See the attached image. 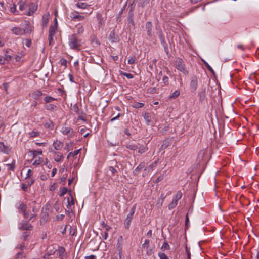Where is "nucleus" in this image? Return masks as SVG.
<instances>
[{
	"label": "nucleus",
	"instance_id": "nucleus-1",
	"mask_svg": "<svg viewBox=\"0 0 259 259\" xmlns=\"http://www.w3.org/2000/svg\"><path fill=\"white\" fill-rule=\"evenodd\" d=\"M35 204V201H33L29 204V206L30 208H32V211L33 213L31 214L30 211L27 210V205L20 201L16 203V207L19 210V212L22 213L25 219H28V220L30 221L36 216L35 212H37V209Z\"/></svg>",
	"mask_w": 259,
	"mask_h": 259
},
{
	"label": "nucleus",
	"instance_id": "nucleus-2",
	"mask_svg": "<svg viewBox=\"0 0 259 259\" xmlns=\"http://www.w3.org/2000/svg\"><path fill=\"white\" fill-rule=\"evenodd\" d=\"M69 45L71 48L77 49L81 46V40L74 34L70 37Z\"/></svg>",
	"mask_w": 259,
	"mask_h": 259
},
{
	"label": "nucleus",
	"instance_id": "nucleus-3",
	"mask_svg": "<svg viewBox=\"0 0 259 259\" xmlns=\"http://www.w3.org/2000/svg\"><path fill=\"white\" fill-rule=\"evenodd\" d=\"M72 110L76 114L78 115V120H81L83 121H86L85 114L83 112L82 110H80L77 105L75 104L73 106Z\"/></svg>",
	"mask_w": 259,
	"mask_h": 259
},
{
	"label": "nucleus",
	"instance_id": "nucleus-4",
	"mask_svg": "<svg viewBox=\"0 0 259 259\" xmlns=\"http://www.w3.org/2000/svg\"><path fill=\"white\" fill-rule=\"evenodd\" d=\"M57 21L56 18H55V23L53 25H51L50 27L49 30V36L48 39L49 41V44L50 45L53 40V36L57 30Z\"/></svg>",
	"mask_w": 259,
	"mask_h": 259
},
{
	"label": "nucleus",
	"instance_id": "nucleus-5",
	"mask_svg": "<svg viewBox=\"0 0 259 259\" xmlns=\"http://www.w3.org/2000/svg\"><path fill=\"white\" fill-rule=\"evenodd\" d=\"M33 226L29 223L28 221L22 220L19 224V229L20 230H31Z\"/></svg>",
	"mask_w": 259,
	"mask_h": 259
},
{
	"label": "nucleus",
	"instance_id": "nucleus-6",
	"mask_svg": "<svg viewBox=\"0 0 259 259\" xmlns=\"http://www.w3.org/2000/svg\"><path fill=\"white\" fill-rule=\"evenodd\" d=\"M61 133L64 135H68L69 138H72L74 135V132L70 127L64 126L61 128Z\"/></svg>",
	"mask_w": 259,
	"mask_h": 259
},
{
	"label": "nucleus",
	"instance_id": "nucleus-7",
	"mask_svg": "<svg viewBox=\"0 0 259 259\" xmlns=\"http://www.w3.org/2000/svg\"><path fill=\"white\" fill-rule=\"evenodd\" d=\"M190 86L191 92H195L198 87V78L195 75L191 77Z\"/></svg>",
	"mask_w": 259,
	"mask_h": 259
},
{
	"label": "nucleus",
	"instance_id": "nucleus-8",
	"mask_svg": "<svg viewBox=\"0 0 259 259\" xmlns=\"http://www.w3.org/2000/svg\"><path fill=\"white\" fill-rule=\"evenodd\" d=\"M57 251V254L61 259H66V254L65 253V249L62 246H59L58 249L56 250Z\"/></svg>",
	"mask_w": 259,
	"mask_h": 259
},
{
	"label": "nucleus",
	"instance_id": "nucleus-9",
	"mask_svg": "<svg viewBox=\"0 0 259 259\" xmlns=\"http://www.w3.org/2000/svg\"><path fill=\"white\" fill-rule=\"evenodd\" d=\"M70 17L73 20H78V21L83 20L84 19L83 16L79 15V13L76 11L72 12L70 13Z\"/></svg>",
	"mask_w": 259,
	"mask_h": 259
},
{
	"label": "nucleus",
	"instance_id": "nucleus-10",
	"mask_svg": "<svg viewBox=\"0 0 259 259\" xmlns=\"http://www.w3.org/2000/svg\"><path fill=\"white\" fill-rule=\"evenodd\" d=\"M54 149L57 151L60 150L64 146V143L61 141L56 140L54 141L52 144Z\"/></svg>",
	"mask_w": 259,
	"mask_h": 259
},
{
	"label": "nucleus",
	"instance_id": "nucleus-11",
	"mask_svg": "<svg viewBox=\"0 0 259 259\" xmlns=\"http://www.w3.org/2000/svg\"><path fill=\"white\" fill-rule=\"evenodd\" d=\"M172 143V140L169 138L165 139L162 142V145L160 148V150H164L167 148Z\"/></svg>",
	"mask_w": 259,
	"mask_h": 259
},
{
	"label": "nucleus",
	"instance_id": "nucleus-12",
	"mask_svg": "<svg viewBox=\"0 0 259 259\" xmlns=\"http://www.w3.org/2000/svg\"><path fill=\"white\" fill-rule=\"evenodd\" d=\"M49 151L55 154L54 160L57 162H60L61 159L63 158V154L60 152H54L53 149L50 150Z\"/></svg>",
	"mask_w": 259,
	"mask_h": 259
},
{
	"label": "nucleus",
	"instance_id": "nucleus-13",
	"mask_svg": "<svg viewBox=\"0 0 259 259\" xmlns=\"http://www.w3.org/2000/svg\"><path fill=\"white\" fill-rule=\"evenodd\" d=\"M11 31L13 32V33L15 34L16 35H23L24 32V31H23L22 29L17 27H13L11 29Z\"/></svg>",
	"mask_w": 259,
	"mask_h": 259
},
{
	"label": "nucleus",
	"instance_id": "nucleus-14",
	"mask_svg": "<svg viewBox=\"0 0 259 259\" xmlns=\"http://www.w3.org/2000/svg\"><path fill=\"white\" fill-rule=\"evenodd\" d=\"M145 166V163L144 162H141L140 164L133 171V174L134 175H137L142 169Z\"/></svg>",
	"mask_w": 259,
	"mask_h": 259
},
{
	"label": "nucleus",
	"instance_id": "nucleus-15",
	"mask_svg": "<svg viewBox=\"0 0 259 259\" xmlns=\"http://www.w3.org/2000/svg\"><path fill=\"white\" fill-rule=\"evenodd\" d=\"M23 31H24V34L26 33H31L33 31V27L30 25L29 22H26V26L24 29H22Z\"/></svg>",
	"mask_w": 259,
	"mask_h": 259
},
{
	"label": "nucleus",
	"instance_id": "nucleus-16",
	"mask_svg": "<svg viewBox=\"0 0 259 259\" xmlns=\"http://www.w3.org/2000/svg\"><path fill=\"white\" fill-rule=\"evenodd\" d=\"M42 95V93L39 90L35 91L30 94V96L35 100H38Z\"/></svg>",
	"mask_w": 259,
	"mask_h": 259
},
{
	"label": "nucleus",
	"instance_id": "nucleus-17",
	"mask_svg": "<svg viewBox=\"0 0 259 259\" xmlns=\"http://www.w3.org/2000/svg\"><path fill=\"white\" fill-rule=\"evenodd\" d=\"M43 126L47 129L52 130L54 128V124L53 122L50 120L46 121L43 123Z\"/></svg>",
	"mask_w": 259,
	"mask_h": 259
},
{
	"label": "nucleus",
	"instance_id": "nucleus-18",
	"mask_svg": "<svg viewBox=\"0 0 259 259\" xmlns=\"http://www.w3.org/2000/svg\"><path fill=\"white\" fill-rule=\"evenodd\" d=\"M125 147L127 149H128L132 151H135L138 149V146L134 143H126Z\"/></svg>",
	"mask_w": 259,
	"mask_h": 259
},
{
	"label": "nucleus",
	"instance_id": "nucleus-19",
	"mask_svg": "<svg viewBox=\"0 0 259 259\" xmlns=\"http://www.w3.org/2000/svg\"><path fill=\"white\" fill-rule=\"evenodd\" d=\"M28 135L30 138L39 137L40 136V132L33 130L32 131L29 132Z\"/></svg>",
	"mask_w": 259,
	"mask_h": 259
},
{
	"label": "nucleus",
	"instance_id": "nucleus-20",
	"mask_svg": "<svg viewBox=\"0 0 259 259\" xmlns=\"http://www.w3.org/2000/svg\"><path fill=\"white\" fill-rule=\"evenodd\" d=\"M152 25L150 22H148L146 24V29L148 36H151Z\"/></svg>",
	"mask_w": 259,
	"mask_h": 259
},
{
	"label": "nucleus",
	"instance_id": "nucleus-21",
	"mask_svg": "<svg viewBox=\"0 0 259 259\" xmlns=\"http://www.w3.org/2000/svg\"><path fill=\"white\" fill-rule=\"evenodd\" d=\"M132 219L133 218L127 216L125 219L124 220V226L125 228H126V229H129Z\"/></svg>",
	"mask_w": 259,
	"mask_h": 259
},
{
	"label": "nucleus",
	"instance_id": "nucleus-22",
	"mask_svg": "<svg viewBox=\"0 0 259 259\" xmlns=\"http://www.w3.org/2000/svg\"><path fill=\"white\" fill-rule=\"evenodd\" d=\"M45 107L47 110L50 111H54L57 110V107L53 104H47Z\"/></svg>",
	"mask_w": 259,
	"mask_h": 259
},
{
	"label": "nucleus",
	"instance_id": "nucleus-23",
	"mask_svg": "<svg viewBox=\"0 0 259 259\" xmlns=\"http://www.w3.org/2000/svg\"><path fill=\"white\" fill-rule=\"evenodd\" d=\"M137 150L139 153L143 154L148 150V148L146 146L140 145L139 147L138 146Z\"/></svg>",
	"mask_w": 259,
	"mask_h": 259
},
{
	"label": "nucleus",
	"instance_id": "nucleus-24",
	"mask_svg": "<svg viewBox=\"0 0 259 259\" xmlns=\"http://www.w3.org/2000/svg\"><path fill=\"white\" fill-rule=\"evenodd\" d=\"M116 168H117L119 170L120 169L119 166L116 164L115 167L109 166L108 167V170L111 172L112 175H115L118 172L117 169Z\"/></svg>",
	"mask_w": 259,
	"mask_h": 259
},
{
	"label": "nucleus",
	"instance_id": "nucleus-25",
	"mask_svg": "<svg viewBox=\"0 0 259 259\" xmlns=\"http://www.w3.org/2000/svg\"><path fill=\"white\" fill-rule=\"evenodd\" d=\"M67 208H68V210H66V212L68 213L69 210H72L71 206L74 205V201L72 197H71V201H70L69 198H67Z\"/></svg>",
	"mask_w": 259,
	"mask_h": 259
},
{
	"label": "nucleus",
	"instance_id": "nucleus-26",
	"mask_svg": "<svg viewBox=\"0 0 259 259\" xmlns=\"http://www.w3.org/2000/svg\"><path fill=\"white\" fill-rule=\"evenodd\" d=\"M143 117L147 124L149 125L150 123L151 122V117L150 114L148 113H145L143 114Z\"/></svg>",
	"mask_w": 259,
	"mask_h": 259
},
{
	"label": "nucleus",
	"instance_id": "nucleus-27",
	"mask_svg": "<svg viewBox=\"0 0 259 259\" xmlns=\"http://www.w3.org/2000/svg\"><path fill=\"white\" fill-rule=\"evenodd\" d=\"M109 40L112 42L116 41L117 38L115 37V35L114 30L110 32L109 36Z\"/></svg>",
	"mask_w": 259,
	"mask_h": 259
},
{
	"label": "nucleus",
	"instance_id": "nucleus-28",
	"mask_svg": "<svg viewBox=\"0 0 259 259\" xmlns=\"http://www.w3.org/2000/svg\"><path fill=\"white\" fill-rule=\"evenodd\" d=\"M182 196V192L181 191H178L176 195L174 197L173 200L176 201L177 202L180 200Z\"/></svg>",
	"mask_w": 259,
	"mask_h": 259
},
{
	"label": "nucleus",
	"instance_id": "nucleus-29",
	"mask_svg": "<svg viewBox=\"0 0 259 259\" xmlns=\"http://www.w3.org/2000/svg\"><path fill=\"white\" fill-rule=\"evenodd\" d=\"M7 166L8 167V170L14 171L15 168V161L14 160H13L12 163L7 164Z\"/></svg>",
	"mask_w": 259,
	"mask_h": 259
},
{
	"label": "nucleus",
	"instance_id": "nucleus-30",
	"mask_svg": "<svg viewBox=\"0 0 259 259\" xmlns=\"http://www.w3.org/2000/svg\"><path fill=\"white\" fill-rule=\"evenodd\" d=\"M176 68L185 74H188V71L186 70L185 66H176Z\"/></svg>",
	"mask_w": 259,
	"mask_h": 259
},
{
	"label": "nucleus",
	"instance_id": "nucleus-31",
	"mask_svg": "<svg viewBox=\"0 0 259 259\" xmlns=\"http://www.w3.org/2000/svg\"><path fill=\"white\" fill-rule=\"evenodd\" d=\"M80 150H81V149H79L74 151L73 152H70L68 154V155L67 157V158L69 159L70 156H72L73 157H75L80 152Z\"/></svg>",
	"mask_w": 259,
	"mask_h": 259
},
{
	"label": "nucleus",
	"instance_id": "nucleus-32",
	"mask_svg": "<svg viewBox=\"0 0 259 259\" xmlns=\"http://www.w3.org/2000/svg\"><path fill=\"white\" fill-rule=\"evenodd\" d=\"M198 96L199 97V100L201 102H203V101H204L206 97L205 91H204L203 92L199 93Z\"/></svg>",
	"mask_w": 259,
	"mask_h": 259
},
{
	"label": "nucleus",
	"instance_id": "nucleus-33",
	"mask_svg": "<svg viewBox=\"0 0 259 259\" xmlns=\"http://www.w3.org/2000/svg\"><path fill=\"white\" fill-rule=\"evenodd\" d=\"M178 204V202L172 200V202L169 204L168 207L169 210H171L176 207Z\"/></svg>",
	"mask_w": 259,
	"mask_h": 259
},
{
	"label": "nucleus",
	"instance_id": "nucleus-34",
	"mask_svg": "<svg viewBox=\"0 0 259 259\" xmlns=\"http://www.w3.org/2000/svg\"><path fill=\"white\" fill-rule=\"evenodd\" d=\"M30 152L32 153L33 157H35L37 155H41L42 154V152L40 150H32Z\"/></svg>",
	"mask_w": 259,
	"mask_h": 259
},
{
	"label": "nucleus",
	"instance_id": "nucleus-35",
	"mask_svg": "<svg viewBox=\"0 0 259 259\" xmlns=\"http://www.w3.org/2000/svg\"><path fill=\"white\" fill-rule=\"evenodd\" d=\"M57 99L56 98H54L52 97H51V96H46L45 98H44V101L46 102V103H50L53 101H55V100H56Z\"/></svg>",
	"mask_w": 259,
	"mask_h": 259
},
{
	"label": "nucleus",
	"instance_id": "nucleus-36",
	"mask_svg": "<svg viewBox=\"0 0 259 259\" xmlns=\"http://www.w3.org/2000/svg\"><path fill=\"white\" fill-rule=\"evenodd\" d=\"M144 106V104L143 103H140V102H136L134 103L133 105V107L135 108H142Z\"/></svg>",
	"mask_w": 259,
	"mask_h": 259
},
{
	"label": "nucleus",
	"instance_id": "nucleus-37",
	"mask_svg": "<svg viewBox=\"0 0 259 259\" xmlns=\"http://www.w3.org/2000/svg\"><path fill=\"white\" fill-rule=\"evenodd\" d=\"M76 6L79 8L85 9L88 5L85 3L78 2L77 3Z\"/></svg>",
	"mask_w": 259,
	"mask_h": 259
},
{
	"label": "nucleus",
	"instance_id": "nucleus-38",
	"mask_svg": "<svg viewBox=\"0 0 259 259\" xmlns=\"http://www.w3.org/2000/svg\"><path fill=\"white\" fill-rule=\"evenodd\" d=\"M60 193L59 196L60 197L63 196L67 192V189L66 187L61 188L60 190Z\"/></svg>",
	"mask_w": 259,
	"mask_h": 259
},
{
	"label": "nucleus",
	"instance_id": "nucleus-39",
	"mask_svg": "<svg viewBox=\"0 0 259 259\" xmlns=\"http://www.w3.org/2000/svg\"><path fill=\"white\" fill-rule=\"evenodd\" d=\"M161 249L163 250H168L170 249V246L167 242H164L163 243L162 246H161Z\"/></svg>",
	"mask_w": 259,
	"mask_h": 259
},
{
	"label": "nucleus",
	"instance_id": "nucleus-40",
	"mask_svg": "<svg viewBox=\"0 0 259 259\" xmlns=\"http://www.w3.org/2000/svg\"><path fill=\"white\" fill-rule=\"evenodd\" d=\"M135 209H136V205H134V206H133L132 207V208H131V209H130V212L127 214V216L133 218V215H134V214L135 213Z\"/></svg>",
	"mask_w": 259,
	"mask_h": 259
},
{
	"label": "nucleus",
	"instance_id": "nucleus-41",
	"mask_svg": "<svg viewBox=\"0 0 259 259\" xmlns=\"http://www.w3.org/2000/svg\"><path fill=\"white\" fill-rule=\"evenodd\" d=\"M26 248V246L25 245L24 243H22L20 244H18L15 248V249H19L21 250H23Z\"/></svg>",
	"mask_w": 259,
	"mask_h": 259
},
{
	"label": "nucleus",
	"instance_id": "nucleus-42",
	"mask_svg": "<svg viewBox=\"0 0 259 259\" xmlns=\"http://www.w3.org/2000/svg\"><path fill=\"white\" fill-rule=\"evenodd\" d=\"M7 147L5 146L3 142H0V150L3 152H6Z\"/></svg>",
	"mask_w": 259,
	"mask_h": 259
},
{
	"label": "nucleus",
	"instance_id": "nucleus-43",
	"mask_svg": "<svg viewBox=\"0 0 259 259\" xmlns=\"http://www.w3.org/2000/svg\"><path fill=\"white\" fill-rule=\"evenodd\" d=\"M149 242H150V241L149 240L145 239L144 243L142 245V248L148 249V248L149 247Z\"/></svg>",
	"mask_w": 259,
	"mask_h": 259
},
{
	"label": "nucleus",
	"instance_id": "nucleus-44",
	"mask_svg": "<svg viewBox=\"0 0 259 259\" xmlns=\"http://www.w3.org/2000/svg\"><path fill=\"white\" fill-rule=\"evenodd\" d=\"M42 162V158L40 157H38V159L37 160H35L33 163L32 164L33 165H38L40 164Z\"/></svg>",
	"mask_w": 259,
	"mask_h": 259
},
{
	"label": "nucleus",
	"instance_id": "nucleus-45",
	"mask_svg": "<svg viewBox=\"0 0 259 259\" xmlns=\"http://www.w3.org/2000/svg\"><path fill=\"white\" fill-rule=\"evenodd\" d=\"M158 256L160 259H169L168 257L164 253L161 252H159Z\"/></svg>",
	"mask_w": 259,
	"mask_h": 259
},
{
	"label": "nucleus",
	"instance_id": "nucleus-46",
	"mask_svg": "<svg viewBox=\"0 0 259 259\" xmlns=\"http://www.w3.org/2000/svg\"><path fill=\"white\" fill-rule=\"evenodd\" d=\"M10 11L12 13H15L16 12V6L15 4H12L10 6Z\"/></svg>",
	"mask_w": 259,
	"mask_h": 259
},
{
	"label": "nucleus",
	"instance_id": "nucleus-47",
	"mask_svg": "<svg viewBox=\"0 0 259 259\" xmlns=\"http://www.w3.org/2000/svg\"><path fill=\"white\" fill-rule=\"evenodd\" d=\"M120 74L123 76H126L128 79H132L133 78V75L131 73L121 72Z\"/></svg>",
	"mask_w": 259,
	"mask_h": 259
},
{
	"label": "nucleus",
	"instance_id": "nucleus-48",
	"mask_svg": "<svg viewBox=\"0 0 259 259\" xmlns=\"http://www.w3.org/2000/svg\"><path fill=\"white\" fill-rule=\"evenodd\" d=\"M29 235H30V233L28 232H26L23 233L22 238L24 240L26 241L28 239V238L29 236Z\"/></svg>",
	"mask_w": 259,
	"mask_h": 259
},
{
	"label": "nucleus",
	"instance_id": "nucleus-49",
	"mask_svg": "<svg viewBox=\"0 0 259 259\" xmlns=\"http://www.w3.org/2000/svg\"><path fill=\"white\" fill-rule=\"evenodd\" d=\"M101 226L105 228L106 231L107 232H108L111 229V227L107 225V224L105 223L104 222H103L101 223Z\"/></svg>",
	"mask_w": 259,
	"mask_h": 259
},
{
	"label": "nucleus",
	"instance_id": "nucleus-50",
	"mask_svg": "<svg viewBox=\"0 0 259 259\" xmlns=\"http://www.w3.org/2000/svg\"><path fill=\"white\" fill-rule=\"evenodd\" d=\"M76 28L77 29V32L78 33H81L83 32L84 29L82 26L78 25L76 26Z\"/></svg>",
	"mask_w": 259,
	"mask_h": 259
},
{
	"label": "nucleus",
	"instance_id": "nucleus-51",
	"mask_svg": "<svg viewBox=\"0 0 259 259\" xmlns=\"http://www.w3.org/2000/svg\"><path fill=\"white\" fill-rule=\"evenodd\" d=\"M162 81L165 85H167L168 84L169 79L167 76H164L162 78Z\"/></svg>",
	"mask_w": 259,
	"mask_h": 259
},
{
	"label": "nucleus",
	"instance_id": "nucleus-52",
	"mask_svg": "<svg viewBox=\"0 0 259 259\" xmlns=\"http://www.w3.org/2000/svg\"><path fill=\"white\" fill-rule=\"evenodd\" d=\"M19 8L21 11L24 10V3L22 1H20L18 3Z\"/></svg>",
	"mask_w": 259,
	"mask_h": 259
},
{
	"label": "nucleus",
	"instance_id": "nucleus-53",
	"mask_svg": "<svg viewBox=\"0 0 259 259\" xmlns=\"http://www.w3.org/2000/svg\"><path fill=\"white\" fill-rule=\"evenodd\" d=\"M169 127L168 126H165L160 131V133L162 134H164L165 132L169 130Z\"/></svg>",
	"mask_w": 259,
	"mask_h": 259
},
{
	"label": "nucleus",
	"instance_id": "nucleus-54",
	"mask_svg": "<svg viewBox=\"0 0 259 259\" xmlns=\"http://www.w3.org/2000/svg\"><path fill=\"white\" fill-rule=\"evenodd\" d=\"M180 95V91L176 90L171 96L170 98H175L178 97Z\"/></svg>",
	"mask_w": 259,
	"mask_h": 259
},
{
	"label": "nucleus",
	"instance_id": "nucleus-55",
	"mask_svg": "<svg viewBox=\"0 0 259 259\" xmlns=\"http://www.w3.org/2000/svg\"><path fill=\"white\" fill-rule=\"evenodd\" d=\"M186 251L187 253V259H191V253L190 250L188 249V248L186 246Z\"/></svg>",
	"mask_w": 259,
	"mask_h": 259
},
{
	"label": "nucleus",
	"instance_id": "nucleus-56",
	"mask_svg": "<svg viewBox=\"0 0 259 259\" xmlns=\"http://www.w3.org/2000/svg\"><path fill=\"white\" fill-rule=\"evenodd\" d=\"M146 249V253L148 255H150L153 253L152 249H151L149 247Z\"/></svg>",
	"mask_w": 259,
	"mask_h": 259
},
{
	"label": "nucleus",
	"instance_id": "nucleus-57",
	"mask_svg": "<svg viewBox=\"0 0 259 259\" xmlns=\"http://www.w3.org/2000/svg\"><path fill=\"white\" fill-rule=\"evenodd\" d=\"M28 187H29L28 186V185H26L24 183H22V185H21V188L22 189V190H23L24 191H26L27 190V188H28Z\"/></svg>",
	"mask_w": 259,
	"mask_h": 259
},
{
	"label": "nucleus",
	"instance_id": "nucleus-58",
	"mask_svg": "<svg viewBox=\"0 0 259 259\" xmlns=\"http://www.w3.org/2000/svg\"><path fill=\"white\" fill-rule=\"evenodd\" d=\"M4 127H5V125H4L3 119L1 116H0V129L1 128L3 127V131H4Z\"/></svg>",
	"mask_w": 259,
	"mask_h": 259
},
{
	"label": "nucleus",
	"instance_id": "nucleus-59",
	"mask_svg": "<svg viewBox=\"0 0 259 259\" xmlns=\"http://www.w3.org/2000/svg\"><path fill=\"white\" fill-rule=\"evenodd\" d=\"M4 57H5V61L8 62V61L10 60L12 58V57L10 55H7V54H5Z\"/></svg>",
	"mask_w": 259,
	"mask_h": 259
},
{
	"label": "nucleus",
	"instance_id": "nucleus-60",
	"mask_svg": "<svg viewBox=\"0 0 259 259\" xmlns=\"http://www.w3.org/2000/svg\"><path fill=\"white\" fill-rule=\"evenodd\" d=\"M8 63L9 62L5 61L4 57H3L2 56H0V64H3Z\"/></svg>",
	"mask_w": 259,
	"mask_h": 259
},
{
	"label": "nucleus",
	"instance_id": "nucleus-61",
	"mask_svg": "<svg viewBox=\"0 0 259 259\" xmlns=\"http://www.w3.org/2000/svg\"><path fill=\"white\" fill-rule=\"evenodd\" d=\"M150 0H141L142 2H140V6L143 7L146 4H147Z\"/></svg>",
	"mask_w": 259,
	"mask_h": 259
},
{
	"label": "nucleus",
	"instance_id": "nucleus-62",
	"mask_svg": "<svg viewBox=\"0 0 259 259\" xmlns=\"http://www.w3.org/2000/svg\"><path fill=\"white\" fill-rule=\"evenodd\" d=\"M72 143H67L66 144V147L65 148V149H66L67 151H69L71 150V147H72Z\"/></svg>",
	"mask_w": 259,
	"mask_h": 259
},
{
	"label": "nucleus",
	"instance_id": "nucleus-63",
	"mask_svg": "<svg viewBox=\"0 0 259 259\" xmlns=\"http://www.w3.org/2000/svg\"><path fill=\"white\" fill-rule=\"evenodd\" d=\"M23 255V253L22 252H18L16 255H15V258L16 259H19V257L21 256H22Z\"/></svg>",
	"mask_w": 259,
	"mask_h": 259
},
{
	"label": "nucleus",
	"instance_id": "nucleus-64",
	"mask_svg": "<svg viewBox=\"0 0 259 259\" xmlns=\"http://www.w3.org/2000/svg\"><path fill=\"white\" fill-rule=\"evenodd\" d=\"M85 259H96V256L94 255H90L89 256H86Z\"/></svg>",
	"mask_w": 259,
	"mask_h": 259
}]
</instances>
